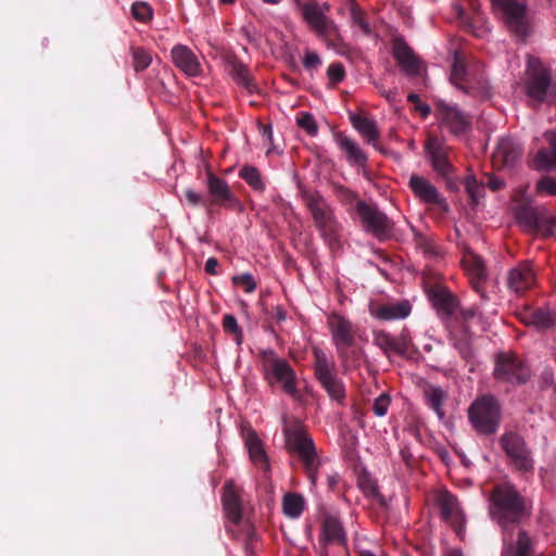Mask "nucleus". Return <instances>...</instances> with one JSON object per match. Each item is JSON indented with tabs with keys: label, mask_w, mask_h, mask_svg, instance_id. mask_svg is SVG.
<instances>
[{
	"label": "nucleus",
	"mask_w": 556,
	"mask_h": 556,
	"mask_svg": "<svg viewBox=\"0 0 556 556\" xmlns=\"http://www.w3.org/2000/svg\"><path fill=\"white\" fill-rule=\"evenodd\" d=\"M489 513L502 528L503 541L514 556H531L532 542L527 532L520 530L516 547L513 544L510 529L517 527L529 515L525 497L513 484L501 483L493 488Z\"/></svg>",
	"instance_id": "1"
},
{
	"label": "nucleus",
	"mask_w": 556,
	"mask_h": 556,
	"mask_svg": "<svg viewBox=\"0 0 556 556\" xmlns=\"http://www.w3.org/2000/svg\"><path fill=\"white\" fill-rule=\"evenodd\" d=\"M260 361L264 381L273 391L278 389L294 400L300 399L296 372L287 359L274 350H262Z\"/></svg>",
	"instance_id": "2"
},
{
	"label": "nucleus",
	"mask_w": 556,
	"mask_h": 556,
	"mask_svg": "<svg viewBox=\"0 0 556 556\" xmlns=\"http://www.w3.org/2000/svg\"><path fill=\"white\" fill-rule=\"evenodd\" d=\"M303 200L324 242L332 251L341 248L342 225L332 206L318 192H305Z\"/></svg>",
	"instance_id": "3"
},
{
	"label": "nucleus",
	"mask_w": 556,
	"mask_h": 556,
	"mask_svg": "<svg viewBox=\"0 0 556 556\" xmlns=\"http://www.w3.org/2000/svg\"><path fill=\"white\" fill-rule=\"evenodd\" d=\"M286 447L301 460L312 485L317 483V471L320 465L313 439L300 424L286 426L283 430Z\"/></svg>",
	"instance_id": "4"
},
{
	"label": "nucleus",
	"mask_w": 556,
	"mask_h": 556,
	"mask_svg": "<svg viewBox=\"0 0 556 556\" xmlns=\"http://www.w3.org/2000/svg\"><path fill=\"white\" fill-rule=\"evenodd\" d=\"M468 422L478 435L495 434L502 421V406L492 394L477 396L467 408Z\"/></svg>",
	"instance_id": "5"
},
{
	"label": "nucleus",
	"mask_w": 556,
	"mask_h": 556,
	"mask_svg": "<svg viewBox=\"0 0 556 556\" xmlns=\"http://www.w3.org/2000/svg\"><path fill=\"white\" fill-rule=\"evenodd\" d=\"M451 83L468 96H484L488 83L477 65H467L462 52L455 51L451 68Z\"/></svg>",
	"instance_id": "6"
},
{
	"label": "nucleus",
	"mask_w": 556,
	"mask_h": 556,
	"mask_svg": "<svg viewBox=\"0 0 556 556\" xmlns=\"http://www.w3.org/2000/svg\"><path fill=\"white\" fill-rule=\"evenodd\" d=\"M495 13L501 17L510 34L525 40L531 31V25L525 0H491Z\"/></svg>",
	"instance_id": "7"
},
{
	"label": "nucleus",
	"mask_w": 556,
	"mask_h": 556,
	"mask_svg": "<svg viewBox=\"0 0 556 556\" xmlns=\"http://www.w3.org/2000/svg\"><path fill=\"white\" fill-rule=\"evenodd\" d=\"M313 356L316 379L331 400L342 403L345 399V388L343 381L336 374L333 362L318 348L314 349Z\"/></svg>",
	"instance_id": "8"
},
{
	"label": "nucleus",
	"mask_w": 556,
	"mask_h": 556,
	"mask_svg": "<svg viewBox=\"0 0 556 556\" xmlns=\"http://www.w3.org/2000/svg\"><path fill=\"white\" fill-rule=\"evenodd\" d=\"M521 200L514 208L515 217L521 226L529 230L541 232L545 237L553 235L555 219L548 216L544 208L531 205V200L526 197L525 192H520Z\"/></svg>",
	"instance_id": "9"
},
{
	"label": "nucleus",
	"mask_w": 556,
	"mask_h": 556,
	"mask_svg": "<svg viewBox=\"0 0 556 556\" xmlns=\"http://www.w3.org/2000/svg\"><path fill=\"white\" fill-rule=\"evenodd\" d=\"M303 20L316 33L331 45H336L334 40L341 41L337 24L326 14L320 4L316 0H307L299 2Z\"/></svg>",
	"instance_id": "10"
},
{
	"label": "nucleus",
	"mask_w": 556,
	"mask_h": 556,
	"mask_svg": "<svg viewBox=\"0 0 556 556\" xmlns=\"http://www.w3.org/2000/svg\"><path fill=\"white\" fill-rule=\"evenodd\" d=\"M303 20L316 33L331 45H336L334 40L341 41L337 24L326 14L320 4L316 0H307L299 2Z\"/></svg>",
	"instance_id": "11"
},
{
	"label": "nucleus",
	"mask_w": 556,
	"mask_h": 556,
	"mask_svg": "<svg viewBox=\"0 0 556 556\" xmlns=\"http://www.w3.org/2000/svg\"><path fill=\"white\" fill-rule=\"evenodd\" d=\"M434 115L441 127L446 128L454 136L467 132L471 127V117L456 104L442 99L434 100Z\"/></svg>",
	"instance_id": "12"
},
{
	"label": "nucleus",
	"mask_w": 556,
	"mask_h": 556,
	"mask_svg": "<svg viewBox=\"0 0 556 556\" xmlns=\"http://www.w3.org/2000/svg\"><path fill=\"white\" fill-rule=\"evenodd\" d=\"M493 375L502 382L523 384L530 378V369L516 354L501 353L496 356Z\"/></svg>",
	"instance_id": "13"
},
{
	"label": "nucleus",
	"mask_w": 556,
	"mask_h": 556,
	"mask_svg": "<svg viewBox=\"0 0 556 556\" xmlns=\"http://www.w3.org/2000/svg\"><path fill=\"white\" fill-rule=\"evenodd\" d=\"M500 445L517 470L528 472L533 469L531 451L520 434L514 431L505 432L500 438Z\"/></svg>",
	"instance_id": "14"
},
{
	"label": "nucleus",
	"mask_w": 556,
	"mask_h": 556,
	"mask_svg": "<svg viewBox=\"0 0 556 556\" xmlns=\"http://www.w3.org/2000/svg\"><path fill=\"white\" fill-rule=\"evenodd\" d=\"M356 212L367 232L372 233L379 240H384L391 236L393 223L376 205L358 201Z\"/></svg>",
	"instance_id": "15"
},
{
	"label": "nucleus",
	"mask_w": 556,
	"mask_h": 556,
	"mask_svg": "<svg viewBox=\"0 0 556 556\" xmlns=\"http://www.w3.org/2000/svg\"><path fill=\"white\" fill-rule=\"evenodd\" d=\"M551 88V73L540 62V61H531L529 62L527 70V78L525 83V89L527 96L538 102L539 104L546 101L547 97L551 96L548 93Z\"/></svg>",
	"instance_id": "16"
},
{
	"label": "nucleus",
	"mask_w": 556,
	"mask_h": 556,
	"mask_svg": "<svg viewBox=\"0 0 556 556\" xmlns=\"http://www.w3.org/2000/svg\"><path fill=\"white\" fill-rule=\"evenodd\" d=\"M425 150L432 168L441 176L447 177L453 172L450 159L451 148L445 141L435 135H428L425 141Z\"/></svg>",
	"instance_id": "17"
},
{
	"label": "nucleus",
	"mask_w": 556,
	"mask_h": 556,
	"mask_svg": "<svg viewBox=\"0 0 556 556\" xmlns=\"http://www.w3.org/2000/svg\"><path fill=\"white\" fill-rule=\"evenodd\" d=\"M206 187L211 195L210 206L218 205L226 208H235L239 205V200L231 191L228 182L211 170L207 172Z\"/></svg>",
	"instance_id": "18"
},
{
	"label": "nucleus",
	"mask_w": 556,
	"mask_h": 556,
	"mask_svg": "<svg viewBox=\"0 0 556 556\" xmlns=\"http://www.w3.org/2000/svg\"><path fill=\"white\" fill-rule=\"evenodd\" d=\"M408 187L416 198L426 204H432L440 207L443 212L448 211L445 199L440 194L437 187L427 178L413 174L408 181Z\"/></svg>",
	"instance_id": "19"
},
{
	"label": "nucleus",
	"mask_w": 556,
	"mask_h": 556,
	"mask_svg": "<svg viewBox=\"0 0 556 556\" xmlns=\"http://www.w3.org/2000/svg\"><path fill=\"white\" fill-rule=\"evenodd\" d=\"M368 312L371 317L381 321L399 320L409 316L412 312V304L408 300L387 303L370 301L368 304Z\"/></svg>",
	"instance_id": "20"
},
{
	"label": "nucleus",
	"mask_w": 556,
	"mask_h": 556,
	"mask_svg": "<svg viewBox=\"0 0 556 556\" xmlns=\"http://www.w3.org/2000/svg\"><path fill=\"white\" fill-rule=\"evenodd\" d=\"M328 326L336 348L355 345L356 327L344 316L332 313L328 317Z\"/></svg>",
	"instance_id": "21"
},
{
	"label": "nucleus",
	"mask_w": 556,
	"mask_h": 556,
	"mask_svg": "<svg viewBox=\"0 0 556 556\" xmlns=\"http://www.w3.org/2000/svg\"><path fill=\"white\" fill-rule=\"evenodd\" d=\"M521 144L513 138L500 139L493 152V165L496 168H511L522 155Z\"/></svg>",
	"instance_id": "22"
},
{
	"label": "nucleus",
	"mask_w": 556,
	"mask_h": 556,
	"mask_svg": "<svg viewBox=\"0 0 556 556\" xmlns=\"http://www.w3.org/2000/svg\"><path fill=\"white\" fill-rule=\"evenodd\" d=\"M372 341L390 358L391 354L405 355L408 350V340L404 333L395 338L384 330L374 331Z\"/></svg>",
	"instance_id": "23"
},
{
	"label": "nucleus",
	"mask_w": 556,
	"mask_h": 556,
	"mask_svg": "<svg viewBox=\"0 0 556 556\" xmlns=\"http://www.w3.org/2000/svg\"><path fill=\"white\" fill-rule=\"evenodd\" d=\"M172 60L176 67H178L186 75L195 77L201 73V64L198 56L190 48L184 45H176L172 49Z\"/></svg>",
	"instance_id": "24"
},
{
	"label": "nucleus",
	"mask_w": 556,
	"mask_h": 556,
	"mask_svg": "<svg viewBox=\"0 0 556 556\" xmlns=\"http://www.w3.org/2000/svg\"><path fill=\"white\" fill-rule=\"evenodd\" d=\"M508 288L516 293H523L535 283V274L529 263H520L509 270Z\"/></svg>",
	"instance_id": "25"
},
{
	"label": "nucleus",
	"mask_w": 556,
	"mask_h": 556,
	"mask_svg": "<svg viewBox=\"0 0 556 556\" xmlns=\"http://www.w3.org/2000/svg\"><path fill=\"white\" fill-rule=\"evenodd\" d=\"M334 141L340 151L345 154V159L350 164L357 165L359 167H365L367 165V154L353 138L343 132H337L334 134Z\"/></svg>",
	"instance_id": "26"
},
{
	"label": "nucleus",
	"mask_w": 556,
	"mask_h": 556,
	"mask_svg": "<svg viewBox=\"0 0 556 556\" xmlns=\"http://www.w3.org/2000/svg\"><path fill=\"white\" fill-rule=\"evenodd\" d=\"M242 433L251 460L260 469L268 472L270 470L269 460L257 433L251 428L244 429Z\"/></svg>",
	"instance_id": "27"
},
{
	"label": "nucleus",
	"mask_w": 556,
	"mask_h": 556,
	"mask_svg": "<svg viewBox=\"0 0 556 556\" xmlns=\"http://www.w3.org/2000/svg\"><path fill=\"white\" fill-rule=\"evenodd\" d=\"M429 298L441 317L452 316L458 307V300L446 288L435 286L430 290Z\"/></svg>",
	"instance_id": "28"
},
{
	"label": "nucleus",
	"mask_w": 556,
	"mask_h": 556,
	"mask_svg": "<svg viewBox=\"0 0 556 556\" xmlns=\"http://www.w3.org/2000/svg\"><path fill=\"white\" fill-rule=\"evenodd\" d=\"M448 341L465 362H472L473 350L471 344V333L467 325L462 324L452 328L450 330Z\"/></svg>",
	"instance_id": "29"
},
{
	"label": "nucleus",
	"mask_w": 556,
	"mask_h": 556,
	"mask_svg": "<svg viewBox=\"0 0 556 556\" xmlns=\"http://www.w3.org/2000/svg\"><path fill=\"white\" fill-rule=\"evenodd\" d=\"M438 504L441 510V517L455 529L460 528L464 517L458 500L450 492H442L438 495Z\"/></svg>",
	"instance_id": "30"
},
{
	"label": "nucleus",
	"mask_w": 556,
	"mask_h": 556,
	"mask_svg": "<svg viewBox=\"0 0 556 556\" xmlns=\"http://www.w3.org/2000/svg\"><path fill=\"white\" fill-rule=\"evenodd\" d=\"M223 490L222 500L226 515L233 523H239L242 518V507L238 488L233 481L229 480Z\"/></svg>",
	"instance_id": "31"
},
{
	"label": "nucleus",
	"mask_w": 556,
	"mask_h": 556,
	"mask_svg": "<svg viewBox=\"0 0 556 556\" xmlns=\"http://www.w3.org/2000/svg\"><path fill=\"white\" fill-rule=\"evenodd\" d=\"M393 54L399 65L406 74L417 75L419 73L420 62L405 41H395Z\"/></svg>",
	"instance_id": "32"
},
{
	"label": "nucleus",
	"mask_w": 556,
	"mask_h": 556,
	"mask_svg": "<svg viewBox=\"0 0 556 556\" xmlns=\"http://www.w3.org/2000/svg\"><path fill=\"white\" fill-rule=\"evenodd\" d=\"M350 122L367 143L372 144L377 150H381L377 143L380 138V131L374 119L361 114H350Z\"/></svg>",
	"instance_id": "33"
},
{
	"label": "nucleus",
	"mask_w": 556,
	"mask_h": 556,
	"mask_svg": "<svg viewBox=\"0 0 556 556\" xmlns=\"http://www.w3.org/2000/svg\"><path fill=\"white\" fill-rule=\"evenodd\" d=\"M551 150L540 149L534 157L536 170H556V134L547 135Z\"/></svg>",
	"instance_id": "34"
},
{
	"label": "nucleus",
	"mask_w": 556,
	"mask_h": 556,
	"mask_svg": "<svg viewBox=\"0 0 556 556\" xmlns=\"http://www.w3.org/2000/svg\"><path fill=\"white\" fill-rule=\"evenodd\" d=\"M463 265L471 277L473 288L480 292V285L486 277L483 261L479 256L469 253L464 257Z\"/></svg>",
	"instance_id": "35"
},
{
	"label": "nucleus",
	"mask_w": 556,
	"mask_h": 556,
	"mask_svg": "<svg viewBox=\"0 0 556 556\" xmlns=\"http://www.w3.org/2000/svg\"><path fill=\"white\" fill-rule=\"evenodd\" d=\"M426 404L437 414L440 419L445 417V413L442 408L444 401L447 397L445 391L440 387L428 386L425 391Z\"/></svg>",
	"instance_id": "36"
},
{
	"label": "nucleus",
	"mask_w": 556,
	"mask_h": 556,
	"mask_svg": "<svg viewBox=\"0 0 556 556\" xmlns=\"http://www.w3.org/2000/svg\"><path fill=\"white\" fill-rule=\"evenodd\" d=\"M238 176L256 192H263L266 188L264 178L255 166L248 164L243 165L240 168Z\"/></svg>",
	"instance_id": "37"
},
{
	"label": "nucleus",
	"mask_w": 556,
	"mask_h": 556,
	"mask_svg": "<svg viewBox=\"0 0 556 556\" xmlns=\"http://www.w3.org/2000/svg\"><path fill=\"white\" fill-rule=\"evenodd\" d=\"M323 531L327 542L343 543L345 540L342 525L334 517H327L324 520Z\"/></svg>",
	"instance_id": "38"
},
{
	"label": "nucleus",
	"mask_w": 556,
	"mask_h": 556,
	"mask_svg": "<svg viewBox=\"0 0 556 556\" xmlns=\"http://www.w3.org/2000/svg\"><path fill=\"white\" fill-rule=\"evenodd\" d=\"M336 349L345 370L356 368L359 365L361 350L355 349L354 345H342Z\"/></svg>",
	"instance_id": "39"
},
{
	"label": "nucleus",
	"mask_w": 556,
	"mask_h": 556,
	"mask_svg": "<svg viewBox=\"0 0 556 556\" xmlns=\"http://www.w3.org/2000/svg\"><path fill=\"white\" fill-rule=\"evenodd\" d=\"M305 501L302 495L288 493L283 497V513L290 518H299L304 509Z\"/></svg>",
	"instance_id": "40"
},
{
	"label": "nucleus",
	"mask_w": 556,
	"mask_h": 556,
	"mask_svg": "<svg viewBox=\"0 0 556 556\" xmlns=\"http://www.w3.org/2000/svg\"><path fill=\"white\" fill-rule=\"evenodd\" d=\"M230 66L232 77L249 91H253L255 84L250 75L248 67L242 62L237 60L232 61Z\"/></svg>",
	"instance_id": "41"
},
{
	"label": "nucleus",
	"mask_w": 556,
	"mask_h": 556,
	"mask_svg": "<svg viewBox=\"0 0 556 556\" xmlns=\"http://www.w3.org/2000/svg\"><path fill=\"white\" fill-rule=\"evenodd\" d=\"M349 11L353 25L358 26L366 35L370 34L371 28L366 21V12L357 4L355 0H350Z\"/></svg>",
	"instance_id": "42"
},
{
	"label": "nucleus",
	"mask_w": 556,
	"mask_h": 556,
	"mask_svg": "<svg viewBox=\"0 0 556 556\" xmlns=\"http://www.w3.org/2000/svg\"><path fill=\"white\" fill-rule=\"evenodd\" d=\"M134 70L139 73L147 70L152 63L151 53L142 47H130Z\"/></svg>",
	"instance_id": "43"
},
{
	"label": "nucleus",
	"mask_w": 556,
	"mask_h": 556,
	"mask_svg": "<svg viewBox=\"0 0 556 556\" xmlns=\"http://www.w3.org/2000/svg\"><path fill=\"white\" fill-rule=\"evenodd\" d=\"M555 325V315L549 309L535 308L533 327L545 330Z\"/></svg>",
	"instance_id": "44"
},
{
	"label": "nucleus",
	"mask_w": 556,
	"mask_h": 556,
	"mask_svg": "<svg viewBox=\"0 0 556 556\" xmlns=\"http://www.w3.org/2000/svg\"><path fill=\"white\" fill-rule=\"evenodd\" d=\"M224 331L233 336L238 345L242 343L243 333L241 327L238 325L237 318L231 314H226L223 317Z\"/></svg>",
	"instance_id": "45"
},
{
	"label": "nucleus",
	"mask_w": 556,
	"mask_h": 556,
	"mask_svg": "<svg viewBox=\"0 0 556 556\" xmlns=\"http://www.w3.org/2000/svg\"><path fill=\"white\" fill-rule=\"evenodd\" d=\"M296 124L299 127L304 129L309 136H316L318 132V126L314 116L308 112H300L296 115Z\"/></svg>",
	"instance_id": "46"
},
{
	"label": "nucleus",
	"mask_w": 556,
	"mask_h": 556,
	"mask_svg": "<svg viewBox=\"0 0 556 556\" xmlns=\"http://www.w3.org/2000/svg\"><path fill=\"white\" fill-rule=\"evenodd\" d=\"M131 14L135 20L147 23L152 18L153 11L147 2L137 1L131 5Z\"/></svg>",
	"instance_id": "47"
},
{
	"label": "nucleus",
	"mask_w": 556,
	"mask_h": 556,
	"mask_svg": "<svg viewBox=\"0 0 556 556\" xmlns=\"http://www.w3.org/2000/svg\"><path fill=\"white\" fill-rule=\"evenodd\" d=\"M327 76L329 79V84L332 87H334L336 85L341 83L345 77V68H344L343 64L340 62L331 63L328 66Z\"/></svg>",
	"instance_id": "48"
},
{
	"label": "nucleus",
	"mask_w": 556,
	"mask_h": 556,
	"mask_svg": "<svg viewBox=\"0 0 556 556\" xmlns=\"http://www.w3.org/2000/svg\"><path fill=\"white\" fill-rule=\"evenodd\" d=\"M391 404V396L389 393H381L378 397L375 399L372 404V412L378 417H383L387 415L389 406Z\"/></svg>",
	"instance_id": "49"
},
{
	"label": "nucleus",
	"mask_w": 556,
	"mask_h": 556,
	"mask_svg": "<svg viewBox=\"0 0 556 556\" xmlns=\"http://www.w3.org/2000/svg\"><path fill=\"white\" fill-rule=\"evenodd\" d=\"M466 192L468 193L471 203H477L480 192L483 190L482 186L478 182L476 177L468 176L464 180Z\"/></svg>",
	"instance_id": "50"
},
{
	"label": "nucleus",
	"mask_w": 556,
	"mask_h": 556,
	"mask_svg": "<svg viewBox=\"0 0 556 556\" xmlns=\"http://www.w3.org/2000/svg\"><path fill=\"white\" fill-rule=\"evenodd\" d=\"M232 282L236 286L242 287L245 292L252 293L256 289V282L251 274H242L232 277Z\"/></svg>",
	"instance_id": "51"
},
{
	"label": "nucleus",
	"mask_w": 556,
	"mask_h": 556,
	"mask_svg": "<svg viewBox=\"0 0 556 556\" xmlns=\"http://www.w3.org/2000/svg\"><path fill=\"white\" fill-rule=\"evenodd\" d=\"M536 191L539 193L545 192L549 195H556V178L545 176L536 184Z\"/></svg>",
	"instance_id": "52"
},
{
	"label": "nucleus",
	"mask_w": 556,
	"mask_h": 556,
	"mask_svg": "<svg viewBox=\"0 0 556 556\" xmlns=\"http://www.w3.org/2000/svg\"><path fill=\"white\" fill-rule=\"evenodd\" d=\"M334 192L339 201L343 204H352L357 199V194L354 191L342 185L334 186Z\"/></svg>",
	"instance_id": "53"
},
{
	"label": "nucleus",
	"mask_w": 556,
	"mask_h": 556,
	"mask_svg": "<svg viewBox=\"0 0 556 556\" xmlns=\"http://www.w3.org/2000/svg\"><path fill=\"white\" fill-rule=\"evenodd\" d=\"M416 243L420 249L424 250L425 253H427L429 255H437L439 253L438 247L434 244L432 239H430L424 235L418 233L416 236Z\"/></svg>",
	"instance_id": "54"
},
{
	"label": "nucleus",
	"mask_w": 556,
	"mask_h": 556,
	"mask_svg": "<svg viewBox=\"0 0 556 556\" xmlns=\"http://www.w3.org/2000/svg\"><path fill=\"white\" fill-rule=\"evenodd\" d=\"M320 64H321L320 56L315 51H311L307 49L305 51V55L303 59V65H304L305 70H307V71L316 70L317 67L320 66Z\"/></svg>",
	"instance_id": "55"
},
{
	"label": "nucleus",
	"mask_w": 556,
	"mask_h": 556,
	"mask_svg": "<svg viewBox=\"0 0 556 556\" xmlns=\"http://www.w3.org/2000/svg\"><path fill=\"white\" fill-rule=\"evenodd\" d=\"M185 198H186L188 204H190L192 206H198V205H203L206 207L210 206L208 201L204 200V198L200 193L195 192L192 189H187L185 191Z\"/></svg>",
	"instance_id": "56"
},
{
	"label": "nucleus",
	"mask_w": 556,
	"mask_h": 556,
	"mask_svg": "<svg viewBox=\"0 0 556 556\" xmlns=\"http://www.w3.org/2000/svg\"><path fill=\"white\" fill-rule=\"evenodd\" d=\"M486 184H488V187L492 191H498V190L503 189V187L505 185L504 180L496 176H489Z\"/></svg>",
	"instance_id": "57"
},
{
	"label": "nucleus",
	"mask_w": 556,
	"mask_h": 556,
	"mask_svg": "<svg viewBox=\"0 0 556 556\" xmlns=\"http://www.w3.org/2000/svg\"><path fill=\"white\" fill-rule=\"evenodd\" d=\"M520 320L527 326H533L534 321V309H526L520 313Z\"/></svg>",
	"instance_id": "58"
},
{
	"label": "nucleus",
	"mask_w": 556,
	"mask_h": 556,
	"mask_svg": "<svg viewBox=\"0 0 556 556\" xmlns=\"http://www.w3.org/2000/svg\"><path fill=\"white\" fill-rule=\"evenodd\" d=\"M218 266V261L215 257L207 258L205 263V271L210 275H216V268Z\"/></svg>",
	"instance_id": "59"
},
{
	"label": "nucleus",
	"mask_w": 556,
	"mask_h": 556,
	"mask_svg": "<svg viewBox=\"0 0 556 556\" xmlns=\"http://www.w3.org/2000/svg\"><path fill=\"white\" fill-rule=\"evenodd\" d=\"M402 460L407 465L412 466L413 455L407 447H404L400 452Z\"/></svg>",
	"instance_id": "60"
},
{
	"label": "nucleus",
	"mask_w": 556,
	"mask_h": 556,
	"mask_svg": "<svg viewBox=\"0 0 556 556\" xmlns=\"http://www.w3.org/2000/svg\"><path fill=\"white\" fill-rule=\"evenodd\" d=\"M462 315H463L464 319H466V320L472 319L477 315V308L471 307V308L463 309Z\"/></svg>",
	"instance_id": "61"
},
{
	"label": "nucleus",
	"mask_w": 556,
	"mask_h": 556,
	"mask_svg": "<svg viewBox=\"0 0 556 556\" xmlns=\"http://www.w3.org/2000/svg\"><path fill=\"white\" fill-rule=\"evenodd\" d=\"M416 110L420 112V114L422 115V117H427L430 115L431 113V109L428 104H422V103H419L417 106H416Z\"/></svg>",
	"instance_id": "62"
},
{
	"label": "nucleus",
	"mask_w": 556,
	"mask_h": 556,
	"mask_svg": "<svg viewBox=\"0 0 556 556\" xmlns=\"http://www.w3.org/2000/svg\"><path fill=\"white\" fill-rule=\"evenodd\" d=\"M542 380H543V383H544L545 387L551 386L553 383V372L548 371V370H545L542 374Z\"/></svg>",
	"instance_id": "63"
},
{
	"label": "nucleus",
	"mask_w": 556,
	"mask_h": 556,
	"mask_svg": "<svg viewBox=\"0 0 556 556\" xmlns=\"http://www.w3.org/2000/svg\"><path fill=\"white\" fill-rule=\"evenodd\" d=\"M286 317H287V314H286L285 309L280 306H277L276 313H275V318L279 321H282L286 319Z\"/></svg>",
	"instance_id": "64"
}]
</instances>
